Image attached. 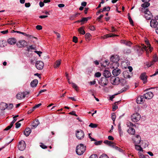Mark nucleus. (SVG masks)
<instances>
[{"label":"nucleus","mask_w":158,"mask_h":158,"mask_svg":"<svg viewBox=\"0 0 158 158\" xmlns=\"http://www.w3.org/2000/svg\"><path fill=\"white\" fill-rule=\"evenodd\" d=\"M27 44L26 41L21 40L19 41L17 44V46L19 48H22L27 45Z\"/></svg>","instance_id":"nucleus-10"},{"label":"nucleus","mask_w":158,"mask_h":158,"mask_svg":"<svg viewBox=\"0 0 158 158\" xmlns=\"http://www.w3.org/2000/svg\"><path fill=\"white\" fill-rule=\"evenodd\" d=\"M138 144H135L136 149L138 151H143V149L141 147V145H139Z\"/></svg>","instance_id":"nucleus-32"},{"label":"nucleus","mask_w":158,"mask_h":158,"mask_svg":"<svg viewBox=\"0 0 158 158\" xmlns=\"http://www.w3.org/2000/svg\"><path fill=\"white\" fill-rule=\"evenodd\" d=\"M89 158H98V156L96 154H94L91 155Z\"/></svg>","instance_id":"nucleus-57"},{"label":"nucleus","mask_w":158,"mask_h":158,"mask_svg":"<svg viewBox=\"0 0 158 158\" xmlns=\"http://www.w3.org/2000/svg\"><path fill=\"white\" fill-rule=\"evenodd\" d=\"M108 80L106 77H102L101 79V83L102 86L106 85L108 83Z\"/></svg>","instance_id":"nucleus-15"},{"label":"nucleus","mask_w":158,"mask_h":158,"mask_svg":"<svg viewBox=\"0 0 158 158\" xmlns=\"http://www.w3.org/2000/svg\"><path fill=\"white\" fill-rule=\"evenodd\" d=\"M7 104L6 103L2 102L0 104V109L1 110H4L7 108Z\"/></svg>","instance_id":"nucleus-21"},{"label":"nucleus","mask_w":158,"mask_h":158,"mask_svg":"<svg viewBox=\"0 0 158 158\" xmlns=\"http://www.w3.org/2000/svg\"><path fill=\"white\" fill-rule=\"evenodd\" d=\"M112 68L113 69H114L112 71V74H113L115 76H117L119 75L121 73V70L119 69H118L117 68H116L115 67L112 66Z\"/></svg>","instance_id":"nucleus-11"},{"label":"nucleus","mask_w":158,"mask_h":158,"mask_svg":"<svg viewBox=\"0 0 158 158\" xmlns=\"http://www.w3.org/2000/svg\"><path fill=\"white\" fill-rule=\"evenodd\" d=\"M99 158H109V157L106 154H103L100 156Z\"/></svg>","instance_id":"nucleus-41"},{"label":"nucleus","mask_w":158,"mask_h":158,"mask_svg":"<svg viewBox=\"0 0 158 158\" xmlns=\"http://www.w3.org/2000/svg\"><path fill=\"white\" fill-rule=\"evenodd\" d=\"M7 41L9 44L11 45H13L16 43V40L15 38H9L8 40Z\"/></svg>","instance_id":"nucleus-20"},{"label":"nucleus","mask_w":158,"mask_h":158,"mask_svg":"<svg viewBox=\"0 0 158 158\" xmlns=\"http://www.w3.org/2000/svg\"><path fill=\"white\" fill-rule=\"evenodd\" d=\"M89 126L91 128H95L97 127V125L96 124L91 123L89 125Z\"/></svg>","instance_id":"nucleus-38"},{"label":"nucleus","mask_w":158,"mask_h":158,"mask_svg":"<svg viewBox=\"0 0 158 158\" xmlns=\"http://www.w3.org/2000/svg\"><path fill=\"white\" fill-rule=\"evenodd\" d=\"M118 108V106L116 104L114 105L113 107V109L112 110L113 111H115Z\"/></svg>","instance_id":"nucleus-51"},{"label":"nucleus","mask_w":158,"mask_h":158,"mask_svg":"<svg viewBox=\"0 0 158 158\" xmlns=\"http://www.w3.org/2000/svg\"><path fill=\"white\" fill-rule=\"evenodd\" d=\"M152 60L155 63L158 61V57L156 55H154L153 56Z\"/></svg>","instance_id":"nucleus-36"},{"label":"nucleus","mask_w":158,"mask_h":158,"mask_svg":"<svg viewBox=\"0 0 158 158\" xmlns=\"http://www.w3.org/2000/svg\"><path fill=\"white\" fill-rule=\"evenodd\" d=\"M147 77L145 73H143L140 75V78L143 81V83H145L147 82Z\"/></svg>","instance_id":"nucleus-16"},{"label":"nucleus","mask_w":158,"mask_h":158,"mask_svg":"<svg viewBox=\"0 0 158 158\" xmlns=\"http://www.w3.org/2000/svg\"><path fill=\"white\" fill-rule=\"evenodd\" d=\"M1 32L3 34H7V33L8 32V30H6L5 31H1Z\"/></svg>","instance_id":"nucleus-64"},{"label":"nucleus","mask_w":158,"mask_h":158,"mask_svg":"<svg viewBox=\"0 0 158 158\" xmlns=\"http://www.w3.org/2000/svg\"><path fill=\"white\" fill-rule=\"evenodd\" d=\"M13 126H12L10 124V125L7 126L5 129H4V130H5V131H7L9 130L11 128V127H12Z\"/></svg>","instance_id":"nucleus-59"},{"label":"nucleus","mask_w":158,"mask_h":158,"mask_svg":"<svg viewBox=\"0 0 158 158\" xmlns=\"http://www.w3.org/2000/svg\"><path fill=\"white\" fill-rule=\"evenodd\" d=\"M73 41L75 43H77V38L76 36H73Z\"/></svg>","instance_id":"nucleus-50"},{"label":"nucleus","mask_w":158,"mask_h":158,"mask_svg":"<svg viewBox=\"0 0 158 158\" xmlns=\"http://www.w3.org/2000/svg\"><path fill=\"white\" fill-rule=\"evenodd\" d=\"M115 35H116L112 34H108L104 35L103 37V38L104 39L108 37H111L115 36Z\"/></svg>","instance_id":"nucleus-33"},{"label":"nucleus","mask_w":158,"mask_h":158,"mask_svg":"<svg viewBox=\"0 0 158 158\" xmlns=\"http://www.w3.org/2000/svg\"><path fill=\"white\" fill-rule=\"evenodd\" d=\"M16 98L18 99H22L24 98V95L23 93H19L17 94Z\"/></svg>","instance_id":"nucleus-28"},{"label":"nucleus","mask_w":158,"mask_h":158,"mask_svg":"<svg viewBox=\"0 0 158 158\" xmlns=\"http://www.w3.org/2000/svg\"><path fill=\"white\" fill-rule=\"evenodd\" d=\"M127 132L131 135H133L135 133V130L133 128L130 127L127 131Z\"/></svg>","instance_id":"nucleus-25"},{"label":"nucleus","mask_w":158,"mask_h":158,"mask_svg":"<svg viewBox=\"0 0 158 158\" xmlns=\"http://www.w3.org/2000/svg\"><path fill=\"white\" fill-rule=\"evenodd\" d=\"M13 105L12 104H9V106L7 105V108L8 110H10L13 107Z\"/></svg>","instance_id":"nucleus-48"},{"label":"nucleus","mask_w":158,"mask_h":158,"mask_svg":"<svg viewBox=\"0 0 158 158\" xmlns=\"http://www.w3.org/2000/svg\"><path fill=\"white\" fill-rule=\"evenodd\" d=\"M86 147L83 144H80L78 145L76 147V152L77 154L78 155H81L85 152L86 150Z\"/></svg>","instance_id":"nucleus-2"},{"label":"nucleus","mask_w":158,"mask_h":158,"mask_svg":"<svg viewBox=\"0 0 158 158\" xmlns=\"http://www.w3.org/2000/svg\"><path fill=\"white\" fill-rule=\"evenodd\" d=\"M41 105V103H39V104H37V105H35L33 107V109L31 110V111H33L35 108L39 107Z\"/></svg>","instance_id":"nucleus-40"},{"label":"nucleus","mask_w":158,"mask_h":158,"mask_svg":"<svg viewBox=\"0 0 158 158\" xmlns=\"http://www.w3.org/2000/svg\"><path fill=\"white\" fill-rule=\"evenodd\" d=\"M40 124V122L38 119L34 120L32 124V128H35Z\"/></svg>","instance_id":"nucleus-24"},{"label":"nucleus","mask_w":158,"mask_h":158,"mask_svg":"<svg viewBox=\"0 0 158 158\" xmlns=\"http://www.w3.org/2000/svg\"><path fill=\"white\" fill-rule=\"evenodd\" d=\"M72 87L74 88L76 91H77L78 89V87L77 85L74 83H72Z\"/></svg>","instance_id":"nucleus-37"},{"label":"nucleus","mask_w":158,"mask_h":158,"mask_svg":"<svg viewBox=\"0 0 158 158\" xmlns=\"http://www.w3.org/2000/svg\"><path fill=\"white\" fill-rule=\"evenodd\" d=\"M111 118L113 122H114L115 119L116 115L114 113H113L111 114Z\"/></svg>","instance_id":"nucleus-42"},{"label":"nucleus","mask_w":158,"mask_h":158,"mask_svg":"<svg viewBox=\"0 0 158 158\" xmlns=\"http://www.w3.org/2000/svg\"><path fill=\"white\" fill-rule=\"evenodd\" d=\"M103 75L105 77L108 78L111 76V74L110 71L108 70H105L103 72Z\"/></svg>","instance_id":"nucleus-18"},{"label":"nucleus","mask_w":158,"mask_h":158,"mask_svg":"<svg viewBox=\"0 0 158 158\" xmlns=\"http://www.w3.org/2000/svg\"><path fill=\"white\" fill-rule=\"evenodd\" d=\"M124 77L125 78H130L131 77V73L127 71H125L123 73Z\"/></svg>","instance_id":"nucleus-19"},{"label":"nucleus","mask_w":158,"mask_h":158,"mask_svg":"<svg viewBox=\"0 0 158 158\" xmlns=\"http://www.w3.org/2000/svg\"><path fill=\"white\" fill-rule=\"evenodd\" d=\"M108 139L109 140H113L114 138L112 136H109L108 137Z\"/></svg>","instance_id":"nucleus-63"},{"label":"nucleus","mask_w":158,"mask_h":158,"mask_svg":"<svg viewBox=\"0 0 158 158\" xmlns=\"http://www.w3.org/2000/svg\"><path fill=\"white\" fill-rule=\"evenodd\" d=\"M104 143L109 146L113 147L114 146V143L112 141H109L108 140H105Z\"/></svg>","instance_id":"nucleus-27"},{"label":"nucleus","mask_w":158,"mask_h":158,"mask_svg":"<svg viewBox=\"0 0 158 158\" xmlns=\"http://www.w3.org/2000/svg\"><path fill=\"white\" fill-rule=\"evenodd\" d=\"M145 99V97L143 95L139 96L136 100L137 103L139 104H142L144 102Z\"/></svg>","instance_id":"nucleus-12"},{"label":"nucleus","mask_w":158,"mask_h":158,"mask_svg":"<svg viewBox=\"0 0 158 158\" xmlns=\"http://www.w3.org/2000/svg\"><path fill=\"white\" fill-rule=\"evenodd\" d=\"M70 114L74 115L76 116H77V115L76 114L75 112V111H72L69 113Z\"/></svg>","instance_id":"nucleus-54"},{"label":"nucleus","mask_w":158,"mask_h":158,"mask_svg":"<svg viewBox=\"0 0 158 158\" xmlns=\"http://www.w3.org/2000/svg\"><path fill=\"white\" fill-rule=\"evenodd\" d=\"M40 147L44 149H45L46 148H47V146L45 145H44L43 143H40Z\"/></svg>","instance_id":"nucleus-43"},{"label":"nucleus","mask_w":158,"mask_h":158,"mask_svg":"<svg viewBox=\"0 0 158 158\" xmlns=\"http://www.w3.org/2000/svg\"><path fill=\"white\" fill-rule=\"evenodd\" d=\"M141 11L144 13V16L147 19L150 20L152 18V14L147 8H146V9L142 8Z\"/></svg>","instance_id":"nucleus-3"},{"label":"nucleus","mask_w":158,"mask_h":158,"mask_svg":"<svg viewBox=\"0 0 158 158\" xmlns=\"http://www.w3.org/2000/svg\"><path fill=\"white\" fill-rule=\"evenodd\" d=\"M88 20V18H83L80 21H78V22H83L85 21H87Z\"/></svg>","instance_id":"nucleus-47"},{"label":"nucleus","mask_w":158,"mask_h":158,"mask_svg":"<svg viewBox=\"0 0 158 158\" xmlns=\"http://www.w3.org/2000/svg\"><path fill=\"white\" fill-rule=\"evenodd\" d=\"M118 130L119 132V135L120 137L123 135V131L121 128L120 123H119L118 125Z\"/></svg>","instance_id":"nucleus-29"},{"label":"nucleus","mask_w":158,"mask_h":158,"mask_svg":"<svg viewBox=\"0 0 158 158\" xmlns=\"http://www.w3.org/2000/svg\"><path fill=\"white\" fill-rule=\"evenodd\" d=\"M16 126L15 127L17 128H18L20 127L21 125V124L20 123H19V122L16 123L15 124Z\"/></svg>","instance_id":"nucleus-55"},{"label":"nucleus","mask_w":158,"mask_h":158,"mask_svg":"<svg viewBox=\"0 0 158 158\" xmlns=\"http://www.w3.org/2000/svg\"><path fill=\"white\" fill-rule=\"evenodd\" d=\"M78 31L81 34L84 35L85 33V32L83 27L80 28L78 29Z\"/></svg>","instance_id":"nucleus-34"},{"label":"nucleus","mask_w":158,"mask_h":158,"mask_svg":"<svg viewBox=\"0 0 158 158\" xmlns=\"http://www.w3.org/2000/svg\"><path fill=\"white\" fill-rule=\"evenodd\" d=\"M31 6L30 3L29 2L26 3L25 4V6L27 7H29Z\"/></svg>","instance_id":"nucleus-60"},{"label":"nucleus","mask_w":158,"mask_h":158,"mask_svg":"<svg viewBox=\"0 0 158 158\" xmlns=\"http://www.w3.org/2000/svg\"><path fill=\"white\" fill-rule=\"evenodd\" d=\"M21 34H22L26 36L27 37L30 38L31 39H33L34 38V39H35L36 40H37V38H36V37H34V36L32 35L27 34L25 33L21 32Z\"/></svg>","instance_id":"nucleus-23"},{"label":"nucleus","mask_w":158,"mask_h":158,"mask_svg":"<svg viewBox=\"0 0 158 158\" xmlns=\"http://www.w3.org/2000/svg\"><path fill=\"white\" fill-rule=\"evenodd\" d=\"M141 116L140 114L136 113L133 114L131 116V119L133 122H136L138 121L140 119Z\"/></svg>","instance_id":"nucleus-5"},{"label":"nucleus","mask_w":158,"mask_h":158,"mask_svg":"<svg viewBox=\"0 0 158 158\" xmlns=\"http://www.w3.org/2000/svg\"><path fill=\"white\" fill-rule=\"evenodd\" d=\"M144 3L142 4L141 5V6L144 8L143 9H146V7H148L150 6V3H148L147 2H144Z\"/></svg>","instance_id":"nucleus-30"},{"label":"nucleus","mask_w":158,"mask_h":158,"mask_svg":"<svg viewBox=\"0 0 158 158\" xmlns=\"http://www.w3.org/2000/svg\"><path fill=\"white\" fill-rule=\"evenodd\" d=\"M124 53H129L131 52V50L129 49H125L124 50Z\"/></svg>","instance_id":"nucleus-58"},{"label":"nucleus","mask_w":158,"mask_h":158,"mask_svg":"<svg viewBox=\"0 0 158 158\" xmlns=\"http://www.w3.org/2000/svg\"><path fill=\"white\" fill-rule=\"evenodd\" d=\"M38 83V81L37 79L33 80L31 83L30 85L32 87H36Z\"/></svg>","instance_id":"nucleus-26"},{"label":"nucleus","mask_w":158,"mask_h":158,"mask_svg":"<svg viewBox=\"0 0 158 158\" xmlns=\"http://www.w3.org/2000/svg\"><path fill=\"white\" fill-rule=\"evenodd\" d=\"M90 85H94L96 83V81L95 80H94L93 81H90L89 82Z\"/></svg>","instance_id":"nucleus-62"},{"label":"nucleus","mask_w":158,"mask_h":158,"mask_svg":"<svg viewBox=\"0 0 158 158\" xmlns=\"http://www.w3.org/2000/svg\"><path fill=\"white\" fill-rule=\"evenodd\" d=\"M31 131V129L29 128H27L24 131V134L26 136L29 135Z\"/></svg>","instance_id":"nucleus-22"},{"label":"nucleus","mask_w":158,"mask_h":158,"mask_svg":"<svg viewBox=\"0 0 158 158\" xmlns=\"http://www.w3.org/2000/svg\"><path fill=\"white\" fill-rule=\"evenodd\" d=\"M134 141L135 144H139L141 142V137L139 135H136L135 137L134 138Z\"/></svg>","instance_id":"nucleus-14"},{"label":"nucleus","mask_w":158,"mask_h":158,"mask_svg":"<svg viewBox=\"0 0 158 158\" xmlns=\"http://www.w3.org/2000/svg\"><path fill=\"white\" fill-rule=\"evenodd\" d=\"M60 61V60H58L56 61L55 64L54 66L55 68H57L60 66L61 63Z\"/></svg>","instance_id":"nucleus-31"},{"label":"nucleus","mask_w":158,"mask_h":158,"mask_svg":"<svg viewBox=\"0 0 158 158\" xmlns=\"http://www.w3.org/2000/svg\"><path fill=\"white\" fill-rule=\"evenodd\" d=\"M120 79L118 77H115L114 76H112L110 79V82L113 85H118L120 82Z\"/></svg>","instance_id":"nucleus-7"},{"label":"nucleus","mask_w":158,"mask_h":158,"mask_svg":"<svg viewBox=\"0 0 158 158\" xmlns=\"http://www.w3.org/2000/svg\"><path fill=\"white\" fill-rule=\"evenodd\" d=\"M101 75V73L99 72H97L95 74V76L96 77H100Z\"/></svg>","instance_id":"nucleus-44"},{"label":"nucleus","mask_w":158,"mask_h":158,"mask_svg":"<svg viewBox=\"0 0 158 158\" xmlns=\"http://www.w3.org/2000/svg\"><path fill=\"white\" fill-rule=\"evenodd\" d=\"M145 42L147 46H146L144 44H141V46H140L138 47V48L137 49V51L138 52H139V55L143 53L144 51H146L147 54H148L149 51L151 52L153 50V48L151 46V45L149 42L147 41H146Z\"/></svg>","instance_id":"nucleus-1"},{"label":"nucleus","mask_w":158,"mask_h":158,"mask_svg":"<svg viewBox=\"0 0 158 158\" xmlns=\"http://www.w3.org/2000/svg\"><path fill=\"white\" fill-rule=\"evenodd\" d=\"M76 135L78 139H81L84 138L85 134L82 130H79L76 131Z\"/></svg>","instance_id":"nucleus-6"},{"label":"nucleus","mask_w":158,"mask_h":158,"mask_svg":"<svg viewBox=\"0 0 158 158\" xmlns=\"http://www.w3.org/2000/svg\"><path fill=\"white\" fill-rule=\"evenodd\" d=\"M110 60L113 62L112 66L115 65L116 68L118 67L119 64L118 63V61L119 60V58L118 56L117 55L113 56L111 57Z\"/></svg>","instance_id":"nucleus-4"},{"label":"nucleus","mask_w":158,"mask_h":158,"mask_svg":"<svg viewBox=\"0 0 158 158\" xmlns=\"http://www.w3.org/2000/svg\"><path fill=\"white\" fill-rule=\"evenodd\" d=\"M128 19H129V22L131 23V24L132 25L133 24V22L131 19V17L130 16H128Z\"/></svg>","instance_id":"nucleus-56"},{"label":"nucleus","mask_w":158,"mask_h":158,"mask_svg":"<svg viewBox=\"0 0 158 158\" xmlns=\"http://www.w3.org/2000/svg\"><path fill=\"white\" fill-rule=\"evenodd\" d=\"M6 42L5 41L3 40L0 41V47H4L6 45Z\"/></svg>","instance_id":"nucleus-35"},{"label":"nucleus","mask_w":158,"mask_h":158,"mask_svg":"<svg viewBox=\"0 0 158 158\" xmlns=\"http://www.w3.org/2000/svg\"><path fill=\"white\" fill-rule=\"evenodd\" d=\"M158 22L156 19H152L150 21V26L152 27L155 28L158 25Z\"/></svg>","instance_id":"nucleus-17"},{"label":"nucleus","mask_w":158,"mask_h":158,"mask_svg":"<svg viewBox=\"0 0 158 158\" xmlns=\"http://www.w3.org/2000/svg\"><path fill=\"white\" fill-rule=\"evenodd\" d=\"M35 66L39 70H42L44 67V63L41 61H37L35 63Z\"/></svg>","instance_id":"nucleus-9"},{"label":"nucleus","mask_w":158,"mask_h":158,"mask_svg":"<svg viewBox=\"0 0 158 158\" xmlns=\"http://www.w3.org/2000/svg\"><path fill=\"white\" fill-rule=\"evenodd\" d=\"M145 97V98L147 99H151L153 96L154 94L152 92H148L143 94Z\"/></svg>","instance_id":"nucleus-13"},{"label":"nucleus","mask_w":158,"mask_h":158,"mask_svg":"<svg viewBox=\"0 0 158 158\" xmlns=\"http://www.w3.org/2000/svg\"><path fill=\"white\" fill-rule=\"evenodd\" d=\"M36 28L38 30H40L42 29V27L41 25H38L36 26Z\"/></svg>","instance_id":"nucleus-53"},{"label":"nucleus","mask_w":158,"mask_h":158,"mask_svg":"<svg viewBox=\"0 0 158 158\" xmlns=\"http://www.w3.org/2000/svg\"><path fill=\"white\" fill-rule=\"evenodd\" d=\"M91 36V35L89 33H87L85 34V38L86 39H88Z\"/></svg>","instance_id":"nucleus-46"},{"label":"nucleus","mask_w":158,"mask_h":158,"mask_svg":"<svg viewBox=\"0 0 158 158\" xmlns=\"http://www.w3.org/2000/svg\"><path fill=\"white\" fill-rule=\"evenodd\" d=\"M44 2H39V5L40 7H42L44 6Z\"/></svg>","instance_id":"nucleus-61"},{"label":"nucleus","mask_w":158,"mask_h":158,"mask_svg":"<svg viewBox=\"0 0 158 158\" xmlns=\"http://www.w3.org/2000/svg\"><path fill=\"white\" fill-rule=\"evenodd\" d=\"M110 10V7L109 6L105 7L103 8V10L104 11H109Z\"/></svg>","instance_id":"nucleus-45"},{"label":"nucleus","mask_w":158,"mask_h":158,"mask_svg":"<svg viewBox=\"0 0 158 158\" xmlns=\"http://www.w3.org/2000/svg\"><path fill=\"white\" fill-rule=\"evenodd\" d=\"M132 43L130 41L126 40L125 44L127 46H131Z\"/></svg>","instance_id":"nucleus-39"},{"label":"nucleus","mask_w":158,"mask_h":158,"mask_svg":"<svg viewBox=\"0 0 158 158\" xmlns=\"http://www.w3.org/2000/svg\"><path fill=\"white\" fill-rule=\"evenodd\" d=\"M102 143V141H98L95 142L94 143V144L96 145H98Z\"/></svg>","instance_id":"nucleus-52"},{"label":"nucleus","mask_w":158,"mask_h":158,"mask_svg":"<svg viewBox=\"0 0 158 158\" xmlns=\"http://www.w3.org/2000/svg\"><path fill=\"white\" fill-rule=\"evenodd\" d=\"M120 82H121L123 85L126 84V81L123 79H121L120 80Z\"/></svg>","instance_id":"nucleus-49"},{"label":"nucleus","mask_w":158,"mask_h":158,"mask_svg":"<svg viewBox=\"0 0 158 158\" xmlns=\"http://www.w3.org/2000/svg\"><path fill=\"white\" fill-rule=\"evenodd\" d=\"M26 147L25 142L23 140H21L19 142L18 147L19 150L21 151L24 150Z\"/></svg>","instance_id":"nucleus-8"}]
</instances>
